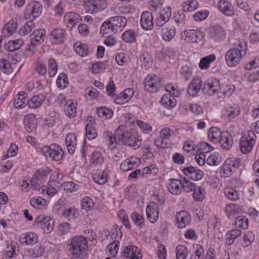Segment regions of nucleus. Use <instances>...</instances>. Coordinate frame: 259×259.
<instances>
[{"mask_svg": "<svg viewBox=\"0 0 259 259\" xmlns=\"http://www.w3.org/2000/svg\"><path fill=\"white\" fill-rule=\"evenodd\" d=\"M121 120L124 122V124L119 125L114 131L118 141L134 149L139 148L142 144V139L139 136L138 132L132 127V126L126 123L123 116Z\"/></svg>", "mask_w": 259, "mask_h": 259, "instance_id": "1", "label": "nucleus"}, {"mask_svg": "<svg viewBox=\"0 0 259 259\" xmlns=\"http://www.w3.org/2000/svg\"><path fill=\"white\" fill-rule=\"evenodd\" d=\"M247 45L246 41L240 39L233 44L224 55L226 65L231 68L236 67L242 62L246 54Z\"/></svg>", "mask_w": 259, "mask_h": 259, "instance_id": "2", "label": "nucleus"}, {"mask_svg": "<svg viewBox=\"0 0 259 259\" xmlns=\"http://www.w3.org/2000/svg\"><path fill=\"white\" fill-rule=\"evenodd\" d=\"M67 249L72 258L84 256L89 252L90 245L86 238L82 235L75 236L68 241Z\"/></svg>", "mask_w": 259, "mask_h": 259, "instance_id": "3", "label": "nucleus"}, {"mask_svg": "<svg viewBox=\"0 0 259 259\" xmlns=\"http://www.w3.org/2000/svg\"><path fill=\"white\" fill-rule=\"evenodd\" d=\"M207 137L210 142L214 144L219 143L223 149L226 150L231 148L233 142L232 137L228 132H222L215 126L208 130Z\"/></svg>", "mask_w": 259, "mask_h": 259, "instance_id": "4", "label": "nucleus"}, {"mask_svg": "<svg viewBox=\"0 0 259 259\" xmlns=\"http://www.w3.org/2000/svg\"><path fill=\"white\" fill-rule=\"evenodd\" d=\"M33 227L35 229H39L44 233L49 234L54 228L55 220L50 215L40 214L34 219Z\"/></svg>", "mask_w": 259, "mask_h": 259, "instance_id": "5", "label": "nucleus"}, {"mask_svg": "<svg viewBox=\"0 0 259 259\" xmlns=\"http://www.w3.org/2000/svg\"><path fill=\"white\" fill-rule=\"evenodd\" d=\"M241 159L235 157L227 158L221 167L220 175L222 178L230 177L236 171L241 164Z\"/></svg>", "mask_w": 259, "mask_h": 259, "instance_id": "6", "label": "nucleus"}, {"mask_svg": "<svg viewBox=\"0 0 259 259\" xmlns=\"http://www.w3.org/2000/svg\"><path fill=\"white\" fill-rule=\"evenodd\" d=\"M204 37V34L199 29H186L180 34V39L184 44H198Z\"/></svg>", "mask_w": 259, "mask_h": 259, "instance_id": "7", "label": "nucleus"}, {"mask_svg": "<svg viewBox=\"0 0 259 259\" xmlns=\"http://www.w3.org/2000/svg\"><path fill=\"white\" fill-rule=\"evenodd\" d=\"M255 135L252 131H244L240 139L239 145L241 151L246 154L249 153L255 144Z\"/></svg>", "mask_w": 259, "mask_h": 259, "instance_id": "8", "label": "nucleus"}, {"mask_svg": "<svg viewBox=\"0 0 259 259\" xmlns=\"http://www.w3.org/2000/svg\"><path fill=\"white\" fill-rule=\"evenodd\" d=\"M41 152L47 158H51L55 161H60L63 157V150L56 144L50 146L45 145L41 147Z\"/></svg>", "mask_w": 259, "mask_h": 259, "instance_id": "9", "label": "nucleus"}, {"mask_svg": "<svg viewBox=\"0 0 259 259\" xmlns=\"http://www.w3.org/2000/svg\"><path fill=\"white\" fill-rule=\"evenodd\" d=\"M42 11V7L38 2L32 1L28 4L25 9L24 17L30 20H35L40 16Z\"/></svg>", "mask_w": 259, "mask_h": 259, "instance_id": "10", "label": "nucleus"}, {"mask_svg": "<svg viewBox=\"0 0 259 259\" xmlns=\"http://www.w3.org/2000/svg\"><path fill=\"white\" fill-rule=\"evenodd\" d=\"M107 7L106 0H85L84 9L89 14H94L104 10Z\"/></svg>", "mask_w": 259, "mask_h": 259, "instance_id": "11", "label": "nucleus"}, {"mask_svg": "<svg viewBox=\"0 0 259 259\" xmlns=\"http://www.w3.org/2000/svg\"><path fill=\"white\" fill-rule=\"evenodd\" d=\"M123 117L127 125L133 126L136 124L143 134H149L152 131V127L150 123L137 120L129 113H125Z\"/></svg>", "mask_w": 259, "mask_h": 259, "instance_id": "12", "label": "nucleus"}, {"mask_svg": "<svg viewBox=\"0 0 259 259\" xmlns=\"http://www.w3.org/2000/svg\"><path fill=\"white\" fill-rule=\"evenodd\" d=\"M51 174V170L49 167H44L40 168L36 171L31 180V186L34 189H37L39 185L47 180L48 176Z\"/></svg>", "mask_w": 259, "mask_h": 259, "instance_id": "13", "label": "nucleus"}, {"mask_svg": "<svg viewBox=\"0 0 259 259\" xmlns=\"http://www.w3.org/2000/svg\"><path fill=\"white\" fill-rule=\"evenodd\" d=\"M241 112L240 106L235 104L226 105L221 112V117L226 121H232L237 117Z\"/></svg>", "mask_w": 259, "mask_h": 259, "instance_id": "14", "label": "nucleus"}, {"mask_svg": "<svg viewBox=\"0 0 259 259\" xmlns=\"http://www.w3.org/2000/svg\"><path fill=\"white\" fill-rule=\"evenodd\" d=\"M141 249L137 246L128 244L121 250V259H142Z\"/></svg>", "mask_w": 259, "mask_h": 259, "instance_id": "15", "label": "nucleus"}, {"mask_svg": "<svg viewBox=\"0 0 259 259\" xmlns=\"http://www.w3.org/2000/svg\"><path fill=\"white\" fill-rule=\"evenodd\" d=\"M144 88L145 90L151 93L157 92L160 89V81L155 74H149L144 79Z\"/></svg>", "mask_w": 259, "mask_h": 259, "instance_id": "16", "label": "nucleus"}, {"mask_svg": "<svg viewBox=\"0 0 259 259\" xmlns=\"http://www.w3.org/2000/svg\"><path fill=\"white\" fill-rule=\"evenodd\" d=\"M221 84L220 81L213 77L208 78L204 82V89L209 96L218 95L220 93Z\"/></svg>", "mask_w": 259, "mask_h": 259, "instance_id": "17", "label": "nucleus"}, {"mask_svg": "<svg viewBox=\"0 0 259 259\" xmlns=\"http://www.w3.org/2000/svg\"><path fill=\"white\" fill-rule=\"evenodd\" d=\"M159 204L151 201L148 203L146 207V213L147 219L151 223H155L159 219Z\"/></svg>", "mask_w": 259, "mask_h": 259, "instance_id": "18", "label": "nucleus"}, {"mask_svg": "<svg viewBox=\"0 0 259 259\" xmlns=\"http://www.w3.org/2000/svg\"><path fill=\"white\" fill-rule=\"evenodd\" d=\"M190 214L184 210L178 212L175 216V225L179 229H183L188 226L191 222Z\"/></svg>", "mask_w": 259, "mask_h": 259, "instance_id": "19", "label": "nucleus"}, {"mask_svg": "<svg viewBox=\"0 0 259 259\" xmlns=\"http://www.w3.org/2000/svg\"><path fill=\"white\" fill-rule=\"evenodd\" d=\"M140 23L142 28L148 31L153 29L154 23L152 14L148 11L144 12L141 15Z\"/></svg>", "mask_w": 259, "mask_h": 259, "instance_id": "20", "label": "nucleus"}, {"mask_svg": "<svg viewBox=\"0 0 259 259\" xmlns=\"http://www.w3.org/2000/svg\"><path fill=\"white\" fill-rule=\"evenodd\" d=\"M141 163L140 158L132 156L124 160L120 164V169L122 171H128L140 166Z\"/></svg>", "mask_w": 259, "mask_h": 259, "instance_id": "21", "label": "nucleus"}, {"mask_svg": "<svg viewBox=\"0 0 259 259\" xmlns=\"http://www.w3.org/2000/svg\"><path fill=\"white\" fill-rule=\"evenodd\" d=\"M161 29L160 35L163 40L171 41L176 35V29L175 26L169 23L163 25Z\"/></svg>", "mask_w": 259, "mask_h": 259, "instance_id": "22", "label": "nucleus"}, {"mask_svg": "<svg viewBox=\"0 0 259 259\" xmlns=\"http://www.w3.org/2000/svg\"><path fill=\"white\" fill-rule=\"evenodd\" d=\"M202 79L199 76H195L190 81L187 89L188 94L192 97H196L200 92L202 87Z\"/></svg>", "mask_w": 259, "mask_h": 259, "instance_id": "23", "label": "nucleus"}, {"mask_svg": "<svg viewBox=\"0 0 259 259\" xmlns=\"http://www.w3.org/2000/svg\"><path fill=\"white\" fill-rule=\"evenodd\" d=\"M182 170L186 176L195 181L201 180L204 176L201 170L191 166L184 167Z\"/></svg>", "mask_w": 259, "mask_h": 259, "instance_id": "24", "label": "nucleus"}, {"mask_svg": "<svg viewBox=\"0 0 259 259\" xmlns=\"http://www.w3.org/2000/svg\"><path fill=\"white\" fill-rule=\"evenodd\" d=\"M59 188V186L53 185L48 182L47 185H42L36 190L44 196L52 198L58 193Z\"/></svg>", "mask_w": 259, "mask_h": 259, "instance_id": "25", "label": "nucleus"}, {"mask_svg": "<svg viewBox=\"0 0 259 259\" xmlns=\"http://www.w3.org/2000/svg\"><path fill=\"white\" fill-rule=\"evenodd\" d=\"M19 242L23 245H33L38 241V237L33 232H28L21 234L19 237Z\"/></svg>", "mask_w": 259, "mask_h": 259, "instance_id": "26", "label": "nucleus"}, {"mask_svg": "<svg viewBox=\"0 0 259 259\" xmlns=\"http://www.w3.org/2000/svg\"><path fill=\"white\" fill-rule=\"evenodd\" d=\"M209 35L214 41L220 42L225 39L226 32L221 26L215 25L210 29Z\"/></svg>", "mask_w": 259, "mask_h": 259, "instance_id": "27", "label": "nucleus"}, {"mask_svg": "<svg viewBox=\"0 0 259 259\" xmlns=\"http://www.w3.org/2000/svg\"><path fill=\"white\" fill-rule=\"evenodd\" d=\"M66 38V31L62 28H56L52 30L50 41L54 44H62Z\"/></svg>", "mask_w": 259, "mask_h": 259, "instance_id": "28", "label": "nucleus"}, {"mask_svg": "<svg viewBox=\"0 0 259 259\" xmlns=\"http://www.w3.org/2000/svg\"><path fill=\"white\" fill-rule=\"evenodd\" d=\"M103 138L108 150L113 152L117 148V137L113 134L112 132L107 131L103 133Z\"/></svg>", "mask_w": 259, "mask_h": 259, "instance_id": "29", "label": "nucleus"}, {"mask_svg": "<svg viewBox=\"0 0 259 259\" xmlns=\"http://www.w3.org/2000/svg\"><path fill=\"white\" fill-rule=\"evenodd\" d=\"M46 32L44 29L34 30L30 35V43L32 46H39L45 39Z\"/></svg>", "mask_w": 259, "mask_h": 259, "instance_id": "30", "label": "nucleus"}, {"mask_svg": "<svg viewBox=\"0 0 259 259\" xmlns=\"http://www.w3.org/2000/svg\"><path fill=\"white\" fill-rule=\"evenodd\" d=\"M218 8L221 13L227 16L232 17L234 15L233 6L227 0H220L218 3Z\"/></svg>", "mask_w": 259, "mask_h": 259, "instance_id": "31", "label": "nucleus"}, {"mask_svg": "<svg viewBox=\"0 0 259 259\" xmlns=\"http://www.w3.org/2000/svg\"><path fill=\"white\" fill-rule=\"evenodd\" d=\"M116 33L122 31L127 24V19L122 16H113L108 18Z\"/></svg>", "mask_w": 259, "mask_h": 259, "instance_id": "32", "label": "nucleus"}, {"mask_svg": "<svg viewBox=\"0 0 259 259\" xmlns=\"http://www.w3.org/2000/svg\"><path fill=\"white\" fill-rule=\"evenodd\" d=\"M25 129L29 133L34 131L37 125V122L35 115L33 114L26 115L24 118Z\"/></svg>", "mask_w": 259, "mask_h": 259, "instance_id": "33", "label": "nucleus"}, {"mask_svg": "<svg viewBox=\"0 0 259 259\" xmlns=\"http://www.w3.org/2000/svg\"><path fill=\"white\" fill-rule=\"evenodd\" d=\"M81 21L80 16L75 13L70 12L64 16V22L68 28H72Z\"/></svg>", "mask_w": 259, "mask_h": 259, "instance_id": "34", "label": "nucleus"}, {"mask_svg": "<svg viewBox=\"0 0 259 259\" xmlns=\"http://www.w3.org/2000/svg\"><path fill=\"white\" fill-rule=\"evenodd\" d=\"M134 94V91L133 89H126L117 96L114 102L117 104H123L131 99Z\"/></svg>", "mask_w": 259, "mask_h": 259, "instance_id": "35", "label": "nucleus"}, {"mask_svg": "<svg viewBox=\"0 0 259 259\" xmlns=\"http://www.w3.org/2000/svg\"><path fill=\"white\" fill-rule=\"evenodd\" d=\"M77 105V101L74 99L67 101L64 109L65 115L70 118L74 117L76 114Z\"/></svg>", "mask_w": 259, "mask_h": 259, "instance_id": "36", "label": "nucleus"}, {"mask_svg": "<svg viewBox=\"0 0 259 259\" xmlns=\"http://www.w3.org/2000/svg\"><path fill=\"white\" fill-rule=\"evenodd\" d=\"M116 33V32L109 19H106L103 22L100 30V33L103 37L113 35Z\"/></svg>", "mask_w": 259, "mask_h": 259, "instance_id": "37", "label": "nucleus"}, {"mask_svg": "<svg viewBox=\"0 0 259 259\" xmlns=\"http://www.w3.org/2000/svg\"><path fill=\"white\" fill-rule=\"evenodd\" d=\"M31 206L36 210H43L46 208L48 201L40 196H34L30 199Z\"/></svg>", "mask_w": 259, "mask_h": 259, "instance_id": "38", "label": "nucleus"}, {"mask_svg": "<svg viewBox=\"0 0 259 259\" xmlns=\"http://www.w3.org/2000/svg\"><path fill=\"white\" fill-rule=\"evenodd\" d=\"M171 131L168 127H164L162 128L160 132V139H156L154 141L155 145L159 148H165L166 144L162 141L163 140H167L171 136Z\"/></svg>", "mask_w": 259, "mask_h": 259, "instance_id": "39", "label": "nucleus"}, {"mask_svg": "<svg viewBox=\"0 0 259 259\" xmlns=\"http://www.w3.org/2000/svg\"><path fill=\"white\" fill-rule=\"evenodd\" d=\"M171 15V9L170 6H166L159 12V16L158 17L157 25L162 26L168 21Z\"/></svg>", "mask_w": 259, "mask_h": 259, "instance_id": "40", "label": "nucleus"}, {"mask_svg": "<svg viewBox=\"0 0 259 259\" xmlns=\"http://www.w3.org/2000/svg\"><path fill=\"white\" fill-rule=\"evenodd\" d=\"M77 138L76 135L69 133L65 137V143L69 153L72 154L74 153L76 148Z\"/></svg>", "mask_w": 259, "mask_h": 259, "instance_id": "41", "label": "nucleus"}, {"mask_svg": "<svg viewBox=\"0 0 259 259\" xmlns=\"http://www.w3.org/2000/svg\"><path fill=\"white\" fill-rule=\"evenodd\" d=\"M18 251L19 247L16 242H8L4 249L3 255L15 257Z\"/></svg>", "mask_w": 259, "mask_h": 259, "instance_id": "42", "label": "nucleus"}, {"mask_svg": "<svg viewBox=\"0 0 259 259\" xmlns=\"http://www.w3.org/2000/svg\"><path fill=\"white\" fill-rule=\"evenodd\" d=\"M167 188L170 193L175 195H178L181 192V180L171 179L168 181Z\"/></svg>", "mask_w": 259, "mask_h": 259, "instance_id": "43", "label": "nucleus"}, {"mask_svg": "<svg viewBox=\"0 0 259 259\" xmlns=\"http://www.w3.org/2000/svg\"><path fill=\"white\" fill-rule=\"evenodd\" d=\"M139 61L141 66L147 69L150 68L153 64V59L151 55L146 52H143L139 57Z\"/></svg>", "mask_w": 259, "mask_h": 259, "instance_id": "44", "label": "nucleus"}, {"mask_svg": "<svg viewBox=\"0 0 259 259\" xmlns=\"http://www.w3.org/2000/svg\"><path fill=\"white\" fill-rule=\"evenodd\" d=\"M85 130L87 138L89 140H92L96 138L97 134L94 120L90 119L87 121Z\"/></svg>", "mask_w": 259, "mask_h": 259, "instance_id": "45", "label": "nucleus"}, {"mask_svg": "<svg viewBox=\"0 0 259 259\" xmlns=\"http://www.w3.org/2000/svg\"><path fill=\"white\" fill-rule=\"evenodd\" d=\"M161 103L166 109H171L176 106L177 102L176 97L165 94L161 98Z\"/></svg>", "mask_w": 259, "mask_h": 259, "instance_id": "46", "label": "nucleus"}, {"mask_svg": "<svg viewBox=\"0 0 259 259\" xmlns=\"http://www.w3.org/2000/svg\"><path fill=\"white\" fill-rule=\"evenodd\" d=\"M225 196L231 201H236L240 198V195L236 188L227 186L224 189Z\"/></svg>", "mask_w": 259, "mask_h": 259, "instance_id": "47", "label": "nucleus"}, {"mask_svg": "<svg viewBox=\"0 0 259 259\" xmlns=\"http://www.w3.org/2000/svg\"><path fill=\"white\" fill-rule=\"evenodd\" d=\"M62 216L69 221H72L79 217V212L75 207H71L65 209L62 213Z\"/></svg>", "mask_w": 259, "mask_h": 259, "instance_id": "48", "label": "nucleus"}, {"mask_svg": "<svg viewBox=\"0 0 259 259\" xmlns=\"http://www.w3.org/2000/svg\"><path fill=\"white\" fill-rule=\"evenodd\" d=\"M215 60L216 56L213 54L206 56L200 59L198 64L199 67L203 70H207Z\"/></svg>", "mask_w": 259, "mask_h": 259, "instance_id": "49", "label": "nucleus"}, {"mask_svg": "<svg viewBox=\"0 0 259 259\" xmlns=\"http://www.w3.org/2000/svg\"><path fill=\"white\" fill-rule=\"evenodd\" d=\"M241 210L240 206L234 203L227 204L224 208V212L229 218H234L235 215L239 214Z\"/></svg>", "mask_w": 259, "mask_h": 259, "instance_id": "50", "label": "nucleus"}, {"mask_svg": "<svg viewBox=\"0 0 259 259\" xmlns=\"http://www.w3.org/2000/svg\"><path fill=\"white\" fill-rule=\"evenodd\" d=\"M27 101L26 94L24 92H21L16 95L14 105L17 109H22L26 106Z\"/></svg>", "mask_w": 259, "mask_h": 259, "instance_id": "51", "label": "nucleus"}, {"mask_svg": "<svg viewBox=\"0 0 259 259\" xmlns=\"http://www.w3.org/2000/svg\"><path fill=\"white\" fill-rule=\"evenodd\" d=\"M45 100V97L44 95L38 94L33 96L30 100H28L27 104L30 108L36 109L40 106Z\"/></svg>", "mask_w": 259, "mask_h": 259, "instance_id": "52", "label": "nucleus"}, {"mask_svg": "<svg viewBox=\"0 0 259 259\" xmlns=\"http://www.w3.org/2000/svg\"><path fill=\"white\" fill-rule=\"evenodd\" d=\"M221 154L218 152L211 153L206 158V163L210 166H217L222 162Z\"/></svg>", "mask_w": 259, "mask_h": 259, "instance_id": "53", "label": "nucleus"}, {"mask_svg": "<svg viewBox=\"0 0 259 259\" xmlns=\"http://www.w3.org/2000/svg\"><path fill=\"white\" fill-rule=\"evenodd\" d=\"M24 44V40L18 38L10 40L5 44V49L9 52H14L19 50Z\"/></svg>", "mask_w": 259, "mask_h": 259, "instance_id": "54", "label": "nucleus"}, {"mask_svg": "<svg viewBox=\"0 0 259 259\" xmlns=\"http://www.w3.org/2000/svg\"><path fill=\"white\" fill-rule=\"evenodd\" d=\"M159 172V168L155 164L144 167L142 170V176L147 177L149 176H156Z\"/></svg>", "mask_w": 259, "mask_h": 259, "instance_id": "55", "label": "nucleus"}, {"mask_svg": "<svg viewBox=\"0 0 259 259\" xmlns=\"http://www.w3.org/2000/svg\"><path fill=\"white\" fill-rule=\"evenodd\" d=\"M74 49L75 52L82 57L87 56L89 53L88 46L80 41L74 43Z\"/></svg>", "mask_w": 259, "mask_h": 259, "instance_id": "56", "label": "nucleus"}, {"mask_svg": "<svg viewBox=\"0 0 259 259\" xmlns=\"http://www.w3.org/2000/svg\"><path fill=\"white\" fill-rule=\"evenodd\" d=\"M199 3L196 0H186L182 4V9L184 12H191L196 10Z\"/></svg>", "mask_w": 259, "mask_h": 259, "instance_id": "57", "label": "nucleus"}, {"mask_svg": "<svg viewBox=\"0 0 259 259\" xmlns=\"http://www.w3.org/2000/svg\"><path fill=\"white\" fill-rule=\"evenodd\" d=\"M17 27L16 23L13 20H10L4 27L2 33L5 37H8L14 33Z\"/></svg>", "mask_w": 259, "mask_h": 259, "instance_id": "58", "label": "nucleus"}, {"mask_svg": "<svg viewBox=\"0 0 259 259\" xmlns=\"http://www.w3.org/2000/svg\"><path fill=\"white\" fill-rule=\"evenodd\" d=\"M120 245L119 240H115L109 244L106 248V253L110 256L115 257L118 253Z\"/></svg>", "mask_w": 259, "mask_h": 259, "instance_id": "59", "label": "nucleus"}, {"mask_svg": "<svg viewBox=\"0 0 259 259\" xmlns=\"http://www.w3.org/2000/svg\"><path fill=\"white\" fill-rule=\"evenodd\" d=\"M61 187L66 193H72L77 191L79 189L78 184L73 182H65L61 184Z\"/></svg>", "mask_w": 259, "mask_h": 259, "instance_id": "60", "label": "nucleus"}, {"mask_svg": "<svg viewBox=\"0 0 259 259\" xmlns=\"http://www.w3.org/2000/svg\"><path fill=\"white\" fill-rule=\"evenodd\" d=\"M242 234V232L239 229H233L226 234V243L227 245H231L235 240L240 236Z\"/></svg>", "mask_w": 259, "mask_h": 259, "instance_id": "61", "label": "nucleus"}, {"mask_svg": "<svg viewBox=\"0 0 259 259\" xmlns=\"http://www.w3.org/2000/svg\"><path fill=\"white\" fill-rule=\"evenodd\" d=\"M97 112L99 117L105 119L111 118L113 115V112L111 109L104 106L98 108Z\"/></svg>", "mask_w": 259, "mask_h": 259, "instance_id": "62", "label": "nucleus"}, {"mask_svg": "<svg viewBox=\"0 0 259 259\" xmlns=\"http://www.w3.org/2000/svg\"><path fill=\"white\" fill-rule=\"evenodd\" d=\"M107 68V63L106 62L99 61L92 65L90 69L91 72L94 74H98Z\"/></svg>", "mask_w": 259, "mask_h": 259, "instance_id": "63", "label": "nucleus"}, {"mask_svg": "<svg viewBox=\"0 0 259 259\" xmlns=\"http://www.w3.org/2000/svg\"><path fill=\"white\" fill-rule=\"evenodd\" d=\"M90 162L95 165H101L103 163L104 158L100 151L96 150L92 152L90 156Z\"/></svg>", "mask_w": 259, "mask_h": 259, "instance_id": "64", "label": "nucleus"}]
</instances>
